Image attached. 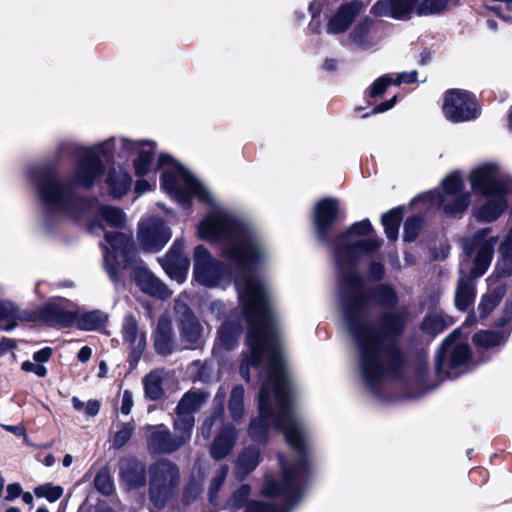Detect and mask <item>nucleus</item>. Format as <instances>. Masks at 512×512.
Returning <instances> with one entry per match:
<instances>
[{"instance_id":"c9c22d12","label":"nucleus","mask_w":512,"mask_h":512,"mask_svg":"<svg viewBox=\"0 0 512 512\" xmlns=\"http://www.w3.org/2000/svg\"><path fill=\"white\" fill-rule=\"evenodd\" d=\"M451 324L452 321H448L442 314L429 313L424 316L419 329L424 335L434 338L445 331Z\"/></svg>"},{"instance_id":"a18cd8bd","label":"nucleus","mask_w":512,"mask_h":512,"mask_svg":"<svg viewBox=\"0 0 512 512\" xmlns=\"http://www.w3.org/2000/svg\"><path fill=\"white\" fill-rule=\"evenodd\" d=\"M425 219L421 215H412L406 218L403 226V241L414 242L421 233Z\"/></svg>"},{"instance_id":"774afa93","label":"nucleus","mask_w":512,"mask_h":512,"mask_svg":"<svg viewBox=\"0 0 512 512\" xmlns=\"http://www.w3.org/2000/svg\"><path fill=\"white\" fill-rule=\"evenodd\" d=\"M21 369L24 372H32L35 373L38 377H45L47 375V369L44 365H41L39 363L35 364L30 361H24L21 364Z\"/></svg>"},{"instance_id":"e2e57ef3","label":"nucleus","mask_w":512,"mask_h":512,"mask_svg":"<svg viewBox=\"0 0 512 512\" xmlns=\"http://www.w3.org/2000/svg\"><path fill=\"white\" fill-rule=\"evenodd\" d=\"M369 277L374 281H381L384 279L386 274L385 266L380 261H371L368 265Z\"/></svg>"},{"instance_id":"3c124183","label":"nucleus","mask_w":512,"mask_h":512,"mask_svg":"<svg viewBox=\"0 0 512 512\" xmlns=\"http://www.w3.org/2000/svg\"><path fill=\"white\" fill-rule=\"evenodd\" d=\"M275 394V385L273 382L269 381V372L267 373V379L264 381L260 387L259 393H258V411L266 412H276L273 409L272 403H271V392Z\"/></svg>"},{"instance_id":"09e8293b","label":"nucleus","mask_w":512,"mask_h":512,"mask_svg":"<svg viewBox=\"0 0 512 512\" xmlns=\"http://www.w3.org/2000/svg\"><path fill=\"white\" fill-rule=\"evenodd\" d=\"M93 483L95 489L104 496H111L115 492L113 478L106 467L96 473Z\"/></svg>"},{"instance_id":"a19ab883","label":"nucleus","mask_w":512,"mask_h":512,"mask_svg":"<svg viewBox=\"0 0 512 512\" xmlns=\"http://www.w3.org/2000/svg\"><path fill=\"white\" fill-rule=\"evenodd\" d=\"M260 451L257 447H247L237 458V467L244 474L253 472L259 465Z\"/></svg>"},{"instance_id":"72a5a7b5","label":"nucleus","mask_w":512,"mask_h":512,"mask_svg":"<svg viewBox=\"0 0 512 512\" xmlns=\"http://www.w3.org/2000/svg\"><path fill=\"white\" fill-rule=\"evenodd\" d=\"M107 323L108 315L101 310L95 309L82 314L77 312V319L74 324L81 331H96L104 328Z\"/></svg>"},{"instance_id":"6ab92c4d","label":"nucleus","mask_w":512,"mask_h":512,"mask_svg":"<svg viewBox=\"0 0 512 512\" xmlns=\"http://www.w3.org/2000/svg\"><path fill=\"white\" fill-rule=\"evenodd\" d=\"M362 7L363 3L360 0H352L341 4L335 14L329 19L326 32L328 34L346 32L359 15Z\"/></svg>"},{"instance_id":"603ef678","label":"nucleus","mask_w":512,"mask_h":512,"mask_svg":"<svg viewBox=\"0 0 512 512\" xmlns=\"http://www.w3.org/2000/svg\"><path fill=\"white\" fill-rule=\"evenodd\" d=\"M450 0H423L416 8L418 16L440 14L446 10Z\"/></svg>"},{"instance_id":"f03ea898","label":"nucleus","mask_w":512,"mask_h":512,"mask_svg":"<svg viewBox=\"0 0 512 512\" xmlns=\"http://www.w3.org/2000/svg\"><path fill=\"white\" fill-rule=\"evenodd\" d=\"M200 239L223 243L221 256L245 275L240 292L241 314L247 325L245 344L248 351L241 354L239 372L250 381V369L262 366L266 357L269 376L274 373L291 389L281 356L277 322L265 288L253 273L263 261V251L257 236L243 221L225 212H215L203 218L198 226ZM275 387L276 382L269 378Z\"/></svg>"},{"instance_id":"338daca9","label":"nucleus","mask_w":512,"mask_h":512,"mask_svg":"<svg viewBox=\"0 0 512 512\" xmlns=\"http://www.w3.org/2000/svg\"><path fill=\"white\" fill-rule=\"evenodd\" d=\"M512 320V301H507L504 305L500 317L496 320L495 326L498 328L505 327Z\"/></svg>"},{"instance_id":"f3484780","label":"nucleus","mask_w":512,"mask_h":512,"mask_svg":"<svg viewBox=\"0 0 512 512\" xmlns=\"http://www.w3.org/2000/svg\"><path fill=\"white\" fill-rule=\"evenodd\" d=\"M118 466L120 480L128 490H136L146 485V466L136 457H122L119 459Z\"/></svg>"},{"instance_id":"bb28decb","label":"nucleus","mask_w":512,"mask_h":512,"mask_svg":"<svg viewBox=\"0 0 512 512\" xmlns=\"http://www.w3.org/2000/svg\"><path fill=\"white\" fill-rule=\"evenodd\" d=\"M475 278L468 275L461 276L457 283L455 292V307L465 312L474 303L476 297V282Z\"/></svg>"},{"instance_id":"393cba45","label":"nucleus","mask_w":512,"mask_h":512,"mask_svg":"<svg viewBox=\"0 0 512 512\" xmlns=\"http://www.w3.org/2000/svg\"><path fill=\"white\" fill-rule=\"evenodd\" d=\"M237 439L236 428L233 424L225 425L214 437L210 445V455L216 460L225 459L233 450Z\"/></svg>"},{"instance_id":"1a4fd4ad","label":"nucleus","mask_w":512,"mask_h":512,"mask_svg":"<svg viewBox=\"0 0 512 512\" xmlns=\"http://www.w3.org/2000/svg\"><path fill=\"white\" fill-rule=\"evenodd\" d=\"M193 261V278L204 287H216L227 272L225 264L214 258L202 244L195 246Z\"/></svg>"},{"instance_id":"e433bc0d","label":"nucleus","mask_w":512,"mask_h":512,"mask_svg":"<svg viewBox=\"0 0 512 512\" xmlns=\"http://www.w3.org/2000/svg\"><path fill=\"white\" fill-rule=\"evenodd\" d=\"M453 199L446 202L443 198L442 209L448 217L461 216L471 204V193L464 192L457 195H452Z\"/></svg>"},{"instance_id":"13d9d810","label":"nucleus","mask_w":512,"mask_h":512,"mask_svg":"<svg viewBox=\"0 0 512 512\" xmlns=\"http://www.w3.org/2000/svg\"><path fill=\"white\" fill-rule=\"evenodd\" d=\"M370 29L371 20L366 17L354 26L351 32V39L359 44L364 43L370 32Z\"/></svg>"},{"instance_id":"79ce46f5","label":"nucleus","mask_w":512,"mask_h":512,"mask_svg":"<svg viewBox=\"0 0 512 512\" xmlns=\"http://www.w3.org/2000/svg\"><path fill=\"white\" fill-rule=\"evenodd\" d=\"M244 387L241 384L234 385L228 400V410L233 420H239L244 414Z\"/></svg>"},{"instance_id":"69168bd1","label":"nucleus","mask_w":512,"mask_h":512,"mask_svg":"<svg viewBox=\"0 0 512 512\" xmlns=\"http://www.w3.org/2000/svg\"><path fill=\"white\" fill-rule=\"evenodd\" d=\"M115 144L113 139H109L97 147V154H100V158L104 157L106 160L113 159L114 157Z\"/></svg>"},{"instance_id":"37998d69","label":"nucleus","mask_w":512,"mask_h":512,"mask_svg":"<svg viewBox=\"0 0 512 512\" xmlns=\"http://www.w3.org/2000/svg\"><path fill=\"white\" fill-rule=\"evenodd\" d=\"M391 85L393 84L392 76L390 74H384L374 80V82L364 92V97L366 98L367 104H373L370 99L377 100L382 98Z\"/></svg>"},{"instance_id":"2eb2a0df","label":"nucleus","mask_w":512,"mask_h":512,"mask_svg":"<svg viewBox=\"0 0 512 512\" xmlns=\"http://www.w3.org/2000/svg\"><path fill=\"white\" fill-rule=\"evenodd\" d=\"M122 339L130 346L128 361L131 367L138 364L146 348L145 333L138 335V323L132 313L125 315L122 323Z\"/></svg>"},{"instance_id":"8fccbe9b","label":"nucleus","mask_w":512,"mask_h":512,"mask_svg":"<svg viewBox=\"0 0 512 512\" xmlns=\"http://www.w3.org/2000/svg\"><path fill=\"white\" fill-rule=\"evenodd\" d=\"M441 186L443 193L446 195H457L464 193V182L462 179L461 172L454 170L449 173L442 181Z\"/></svg>"},{"instance_id":"39448f33","label":"nucleus","mask_w":512,"mask_h":512,"mask_svg":"<svg viewBox=\"0 0 512 512\" xmlns=\"http://www.w3.org/2000/svg\"><path fill=\"white\" fill-rule=\"evenodd\" d=\"M461 336L460 328L453 330L441 342L435 353V373L439 377L454 378L457 371L469 364L473 353L471 347L466 342H459Z\"/></svg>"},{"instance_id":"4be33fe9","label":"nucleus","mask_w":512,"mask_h":512,"mask_svg":"<svg viewBox=\"0 0 512 512\" xmlns=\"http://www.w3.org/2000/svg\"><path fill=\"white\" fill-rule=\"evenodd\" d=\"M154 350L158 355L168 356L174 351V333L172 321L168 316H161L152 335Z\"/></svg>"},{"instance_id":"bf43d9fd","label":"nucleus","mask_w":512,"mask_h":512,"mask_svg":"<svg viewBox=\"0 0 512 512\" xmlns=\"http://www.w3.org/2000/svg\"><path fill=\"white\" fill-rule=\"evenodd\" d=\"M443 198H444L443 194H441L437 191H427V192L418 194L417 196L412 198L409 203V206L413 207L414 205H416L419 202L429 203V204H434V203L438 202L440 205H442Z\"/></svg>"},{"instance_id":"6e6552de","label":"nucleus","mask_w":512,"mask_h":512,"mask_svg":"<svg viewBox=\"0 0 512 512\" xmlns=\"http://www.w3.org/2000/svg\"><path fill=\"white\" fill-rule=\"evenodd\" d=\"M442 111L450 122L462 123L477 119L481 107L472 92L453 88L444 94Z\"/></svg>"},{"instance_id":"7c9ffc66","label":"nucleus","mask_w":512,"mask_h":512,"mask_svg":"<svg viewBox=\"0 0 512 512\" xmlns=\"http://www.w3.org/2000/svg\"><path fill=\"white\" fill-rule=\"evenodd\" d=\"M242 332L243 327L239 322L226 320L217 330V339L226 351H233L239 344Z\"/></svg>"},{"instance_id":"2f4dec72","label":"nucleus","mask_w":512,"mask_h":512,"mask_svg":"<svg viewBox=\"0 0 512 512\" xmlns=\"http://www.w3.org/2000/svg\"><path fill=\"white\" fill-rule=\"evenodd\" d=\"M179 166L180 165L177 166L176 171L167 170L162 172L160 176V187L180 204L181 201H188V195L184 192L185 186L181 187L178 184V177H181L179 174Z\"/></svg>"},{"instance_id":"a211bd4d","label":"nucleus","mask_w":512,"mask_h":512,"mask_svg":"<svg viewBox=\"0 0 512 512\" xmlns=\"http://www.w3.org/2000/svg\"><path fill=\"white\" fill-rule=\"evenodd\" d=\"M148 428H156L147 438L148 450L153 454H169L179 450L185 443L184 437L172 436L169 429L164 425L158 427L148 426Z\"/></svg>"},{"instance_id":"4c0bfd02","label":"nucleus","mask_w":512,"mask_h":512,"mask_svg":"<svg viewBox=\"0 0 512 512\" xmlns=\"http://www.w3.org/2000/svg\"><path fill=\"white\" fill-rule=\"evenodd\" d=\"M98 216L112 228L122 229L126 226V214L119 207L103 204L99 207Z\"/></svg>"},{"instance_id":"f8f14e48","label":"nucleus","mask_w":512,"mask_h":512,"mask_svg":"<svg viewBox=\"0 0 512 512\" xmlns=\"http://www.w3.org/2000/svg\"><path fill=\"white\" fill-rule=\"evenodd\" d=\"M472 192L482 197L509 191L506 182L497 176L494 164L486 163L473 169L469 174Z\"/></svg>"},{"instance_id":"c756f323","label":"nucleus","mask_w":512,"mask_h":512,"mask_svg":"<svg viewBox=\"0 0 512 512\" xmlns=\"http://www.w3.org/2000/svg\"><path fill=\"white\" fill-rule=\"evenodd\" d=\"M501 257L498 259L493 275L497 280L512 276V229L509 230L499 246Z\"/></svg>"},{"instance_id":"6e6d98bb","label":"nucleus","mask_w":512,"mask_h":512,"mask_svg":"<svg viewBox=\"0 0 512 512\" xmlns=\"http://www.w3.org/2000/svg\"><path fill=\"white\" fill-rule=\"evenodd\" d=\"M194 422L195 419L192 414H177V419L174 422V428L181 432L179 437H184L185 442L191 437Z\"/></svg>"},{"instance_id":"423d86ee","label":"nucleus","mask_w":512,"mask_h":512,"mask_svg":"<svg viewBox=\"0 0 512 512\" xmlns=\"http://www.w3.org/2000/svg\"><path fill=\"white\" fill-rule=\"evenodd\" d=\"M104 239L111 248L105 255L106 271L114 283L122 279V270L130 268L136 261L137 248L133 238L123 232L108 231Z\"/></svg>"},{"instance_id":"c03bdc74","label":"nucleus","mask_w":512,"mask_h":512,"mask_svg":"<svg viewBox=\"0 0 512 512\" xmlns=\"http://www.w3.org/2000/svg\"><path fill=\"white\" fill-rule=\"evenodd\" d=\"M414 381L426 390L434 389L438 386L429 379V367L425 356L418 355L414 367Z\"/></svg>"},{"instance_id":"052dcab7","label":"nucleus","mask_w":512,"mask_h":512,"mask_svg":"<svg viewBox=\"0 0 512 512\" xmlns=\"http://www.w3.org/2000/svg\"><path fill=\"white\" fill-rule=\"evenodd\" d=\"M398 102V96L394 95L391 99L383 101L377 105H375L369 112L363 114L361 118L365 119L370 117L371 115L384 113L390 109H392L396 103Z\"/></svg>"},{"instance_id":"4d7b16f0","label":"nucleus","mask_w":512,"mask_h":512,"mask_svg":"<svg viewBox=\"0 0 512 512\" xmlns=\"http://www.w3.org/2000/svg\"><path fill=\"white\" fill-rule=\"evenodd\" d=\"M135 430V426L133 422L124 423L120 430H118L112 440L113 447L116 449H120L125 446L129 440L131 439L133 432Z\"/></svg>"},{"instance_id":"5fc2aeb1","label":"nucleus","mask_w":512,"mask_h":512,"mask_svg":"<svg viewBox=\"0 0 512 512\" xmlns=\"http://www.w3.org/2000/svg\"><path fill=\"white\" fill-rule=\"evenodd\" d=\"M373 232V226L368 218L354 222L344 231L340 232V238H351L353 236H367Z\"/></svg>"},{"instance_id":"f257e3e1","label":"nucleus","mask_w":512,"mask_h":512,"mask_svg":"<svg viewBox=\"0 0 512 512\" xmlns=\"http://www.w3.org/2000/svg\"><path fill=\"white\" fill-rule=\"evenodd\" d=\"M340 234L331 238L341 276L340 304L344 323L356 343L361 376L371 390L380 388L386 379H400L407 366V356L397 340L406 329L405 315L396 310L399 296L389 283L364 287L357 271L363 255L376 252L381 243L376 239L349 242Z\"/></svg>"},{"instance_id":"0eeeda50","label":"nucleus","mask_w":512,"mask_h":512,"mask_svg":"<svg viewBox=\"0 0 512 512\" xmlns=\"http://www.w3.org/2000/svg\"><path fill=\"white\" fill-rule=\"evenodd\" d=\"M179 478V468L170 460L163 458L151 464L149 498L157 508H163L171 499Z\"/></svg>"},{"instance_id":"5701e85b","label":"nucleus","mask_w":512,"mask_h":512,"mask_svg":"<svg viewBox=\"0 0 512 512\" xmlns=\"http://www.w3.org/2000/svg\"><path fill=\"white\" fill-rule=\"evenodd\" d=\"M131 279L142 292L148 295L162 297L166 291V285L144 266H134Z\"/></svg>"},{"instance_id":"7ed1b4c3","label":"nucleus","mask_w":512,"mask_h":512,"mask_svg":"<svg viewBox=\"0 0 512 512\" xmlns=\"http://www.w3.org/2000/svg\"><path fill=\"white\" fill-rule=\"evenodd\" d=\"M270 379L277 385L275 391L277 411H265V413L258 411L257 417L251 419L249 423L248 435L254 442L266 444L272 426L283 432L286 443L297 454L296 459L288 460L282 453H278L277 460L282 479L266 476L260 492L266 498L282 496L291 507L301 499L310 481L311 454L304 430L294 415L292 389H285L283 379L274 373L270 375Z\"/></svg>"},{"instance_id":"c85d7f7f","label":"nucleus","mask_w":512,"mask_h":512,"mask_svg":"<svg viewBox=\"0 0 512 512\" xmlns=\"http://www.w3.org/2000/svg\"><path fill=\"white\" fill-rule=\"evenodd\" d=\"M179 330L182 339L190 344H196L201 337L202 326L189 307H186L180 317Z\"/></svg>"},{"instance_id":"a878e982","label":"nucleus","mask_w":512,"mask_h":512,"mask_svg":"<svg viewBox=\"0 0 512 512\" xmlns=\"http://www.w3.org/2000/svg\"><path fill=\"white\" fill-rule=\"evenodd\" d=\"M420 0H378L375 8H380L384 15L393 19H406L418 6Z\"/></svg>"},{"instance_id":"dca6fc26","label":"nucleus","mask_w":512,"mask_h":512,"mask_svg":"<svg viewBox=\"0 0 512 512\" xmlns=\"http://www.w3.org/2000/svg\"><path fill=\"white\" fill-rule=\"evenodd\" d=\"M170 238V228L160 219L139 227L138 239L145 250L158 252L168 243Z\"/></svg>"},{"instance_id":"cd10ccee","label":"nucleus","mask_w":512,"mask_h":512,"mask_svg":"<svg viewBox=\"0 0 512 512\" xmlns=\"http://www.w3.org/2000/svg\"><path fill=\"white\" fill-rule=\"evenodd\" d=\"M106 184L109 194L114 199H120L129 192L132 185V177L126 170L112 168L108 172Z\"/></svg>"},{"instance_id":"ea45409f","label":"nucleus","mask_w":512,"mask_h":512,"mask_svg":"<svg viewBox=\"0 0 512 512\" xmlns=\"http://www.w3.org/2000/svg\"><path fill=\"white\" fill-rule=\"evenodd\" d=\"M145 397L152 401H158L164 396L162 377L156 372H150L143 378Z\"/></svg>"},{"instance_id":"0e129e2a","label":"nucleus","mask_w":512,"mask_h":512,"mask_svg":"<svg viewBox=\"0 0 512 512\" xmlns=\"http://www.w3.org/2000/svg\"><path fill=\"white\" fill-rule=\"evenodd\" d=\"M418 80V72L413 70L411 72L399 73L395 78L392 77V84L400 86L401 84H413Z\"/></svg>"},{"instance_id":"473e14b6","label":"nucleus","mask_w":512,"mask_h":512,"mask_svg":"<svg viewBox=\"0 0 512 512\" xmlns=\"http://www.w3.org/2000/svg\"><path fill=\"white\" fill-rule=\"evenodd\" d=\"M405 206L399 205L394 207L381 216V224L384 228L386 237L390 241H395L399 235V228L403 221Z\"/></svg>"},{"instance_id":"f704fd0d","label":"nucleus","mask_w":512,"mask_h":512,"mask_svg":"<svg viewBox=\"0 0 512 512\" xmlns=\"http://www.w3.org/2000/svg\"><path fill=\"white\" fill-rule=\"evenodd\" d=\"M506 288L504 285H499L493 290L482 295L480 303L478 304L479 317L481 320L486 319L492 311L501 303L505 296Z\"/></svg>"},{"instance_id":"49530a36","label":"nucleus","mask_w":512,"mask_h":512,"mask_svg":"<svg viewBox=\"0 0 512 512\" xmlns=\"http://www.w3.org/2000/svg\"><path fill=\"white\" fill-rule=\"evenodd\" d=\"M502 339L503 336L501 332L491 330H480L476 332L472 337V341L477 347H482L485 349L500 345Z\"/></svg>"},{"instance_id":"412c9836","label":"nucleus","mask_w":512,"mask_h":512,"mask_svg":"<svg viewBox=\"0 0 512 512\" xmlns=\"http://www.w3.org/2000/svg\"><path fill=\"white\" fill-rule=\"evenodd\" d=\"M251 487L249 484H241L231 495L230 503L234 509L245 508V512H274L276 504L261 500H251Z\"/></svg>"},{"instance_id":"680f3d73","label":"nucleus","mask_w":512,"mask_h":512,"mask_svg":"<svg viewBox=\"0 0 512 512\" xmlns=\"http://www.w3.org/2000/svg\"><path fill=\"white\" fill-rule=\"evenodd\" d=\"M16 317L19 321L35 323L40 321V307L38 309L20 310L16 306Z\"/></svg>"},{"instance_id":"9b49d317","label":"nucleus","mask_w":512,"mask_h":512,"mask_svg":"<svg viewBox=\"0 0 512 512\" xmlns=\"http://www.w3.org/2000/svg\"><path fill=\"white\" fill-rule=\"evenodd\" d=\"M339 201L333 197H324L316 202L312 213L315 237L320 243H328L332 238L334 225L340 219Z\"/></svg>"},{"instance_id":"20e7f679","label":"nucleus","mask_w":512,"mask_h":512,"mask_svg":"<svg viewBox=\"0 0 512 512\" xmlns=\"http://www.w3.org/2000/svg\"><path fill=\"white\" fill-rule=\"evenodd\" d=\"M105 165L94 150H86L75 163L71 179H61L59 166L51 161L30 168L29 180L47 208L68 209L76 200L75 188L91 190L105 174Z\"/></svg>"},{"instance_id":"9d476101","label":"nucleus","mask_w":512,"mask_h":512,"mask_svg":"<svg viewBox=\"0 0 512 512\" xmlns=\"http://www.w3.org/2000/svg\"><path fill=\"white\" fill-rule=\"evenodd\" d=\"M491 232V228H481L476 231L471 239L464 244L466 254L471 255L477 249L476 256L473 261V266L467 274L473 278L483 276L488 270L494 255V247L498 241L497 236L487 238Z\"/></svg>"},{"instance_id":"de8ad7c7","label":"nucleus","mask_w":512,"mask_h":512,"mask_svg":"<svg viewBox=\"0 0 512 512\" xmlns=\"http://www.w3.org/2000/svg\"><path fill=\"white\" fill-rule=\"evenodd\" d=\"M202 402V396L199 392H186L176 406V414H192L198 410Z\"/></svg>"},{"instance_id":"58836bf2","label":"nucleus","mask_w":512,"mask_h":512,"mask_svg":"<svg viewBox=\"0 0 512 512\" xmlns=\"http://www.w3.org/2000/svg\"><path fill=\"white\" fill-rule=\"evenodd\" d=\"M144 144L150 145L151 148L149 150L140 149L133 160L134 173L137 177L146 176L150 172L153 163L155 145L149 141H145Z\"/></svg>"},{"instance_id":"b1692460","label":"nucleus","mask_w":512,"mask_h":512,"mask_svg":"<svg viewBox=\"0 0 512 512\" xmlns=\"http://www.w3.org/2000/svg\"><path fill=\"white\" fill-rule=\"evenodd\" d=\"M179 174L184 181L185 191L188 195V201H181L180 205L184 209H189L192 205L193 197L203 204H211L213 199L208 189L199 182L186 168L179 166Z\"/></svg>"},{"instance_id":"aec40b11","label":"nucleus","mask_w":512,"mask_h":512,"mask_svg":"<svg viewBox=\"0 0 512 512\" xmlns=\"http://www.w3.org/2000/svg\"><path fill=\"white\" fill-rule=\"evenodd\" d=\"M509 191L492 196H485L486 201L479 207H474L472 214L479 223H492L498 220L508 209L507 195Z\"/></svg>"},{"instance_id":"ddd939ff","label":"nucleus","mask_w":512,"mask_h":512,"mask_svg":"<svg viewBox=\"0 0 512 512\" xmlns=\"http://www.w3.org/2000/svg\"><path fill=\"white\" fill-rule=\"evenodd\" d=\"M67 304L70 301L64 297L47 301L40 307V322L52 327H72L77 319V311L67 310Z\"/></svg>"},{"instance_id":"4468645a","label":"nucleus","mask_w":512,"mask_h":512,"mask_svg":"<svg viewBox=\"0 0 512 512\" xmlns=\"http://www.w3.org/2000/svg\"><path fill=\"white\" fill-rule=\"evenodd\" d=\"M162 267L171 279L183 282L188 274L190 259L184 252L183 239H176L167 251Z\"/></svg>"},{"instance_id":"864d4df0","label":"nucleus","mask_w":512,"mask_h":512,"mask_svg":"<svg viewBox=\"0 0 512 512\" xmlns=\"http://www.w3.org/2000/svg\"><path fill=\"white\" fill-rule=\"evenodd\" d=\"M63 488L52 483H44L34 488V494L37 498H45L50 503L56 502L63 495Z\"/></svg>"}]
</instances>
